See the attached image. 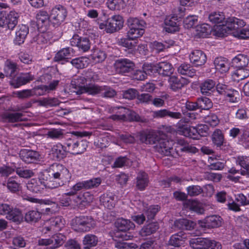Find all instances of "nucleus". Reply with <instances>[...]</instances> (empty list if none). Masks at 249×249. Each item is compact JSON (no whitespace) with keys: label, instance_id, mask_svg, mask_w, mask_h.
<instances>
[{"label":"nucleus","instance_id":"2","mask_svg":"<svg viewBox=\"0 0 249 249\" xmlns=\"http://www.w3.org/2000/svg\"><path fill=\"white\" fill-rule=\"evenodd\" d=\"M124 19L122 16L115 15L107 19L106 23L99 24L101 29H105L107 33H114L122 29L124 26Z\"/></svg>","mask_w":249,"mask_h":249},{"label":"nucleus","instance_id":"34","mask_svg":"<svg viewBox=\"0 0 249 249\" xmlns=\"http://www.w3.org/2000/svg\"><path fill=\"white\" fill-rule=\"evenodd\" d=\"M102 89V86L95 84H89L82 88L80 93H86L89 95H95L100 94Z\"/></svg>","mask_w":249,"mask_h":249},{"label":"nucleus","instance_id":"17","mask_svg":"<svg viewBox=\"0 0 249 249\" xmlns=\"http://www.w3.org/2000/svg\"><path fill=\"white\" fill-rule=\"evenodd\" d=\"M153 117L154 118H163L166 117L173 119L182 118V114L179 112H174L168 109H162L153 112Z\"/></svg>","mask_w":249,"mask_h":249},{"label":"nucleus","instance_id":"50","mask_svg":"<svg viewBox=\"0 0 249 249\" xmlns=\"http://www.w3.org/2000/svg\"><path fill=\"white\" fill-rule=\"evenodd\" d=\"M71 82V85L74 86L75 88H77L79 89L78 91L79 93H81V89L84 86H86L85 84L87 83L85 77L83 73L80 75L74 77Z\"/></svg>","mask_w":249,"mask_h":249},{"label":"nucleus","instance_id":"39","mask_svg":"<svg viewBox=\"0 0 249 249\" xmlns=\"http://www.w3.org/2000/svg\"><path fill=\"white\" fill-rule=\"evenodd\" d=\"M177 20L178 19L177 17H172L166 18L164 21L166 25V31L170 33L178 31Z\"/></svg>","mask_w":249,"mask_h":249},{"label":"nucleus","instance_id":"4","mask_svg":"<svg viewBox=\"0 0 249 249\" xmlns=\"http://www.w3.org/2000/svg\"><path fill=\"white\" fill-rule=\"evenodd\" d=\"M45 173H48L49 177L58 178L60 180L69 181L70 179L71 176L68 169L57 163L51 165Z\"/></svg>","mask_w":249,"mask_h":249},{"label":"nucleus","instance_id":"12","mask_svg":"<svg viewBox=\"0 0 249 249\" xmlns=\"http://www.w3.org/2000/svg\"><path fill=\"white\" fill-rule=\"evenodd\" d=\"M173 142L166 139L161 138L158 140V142L154 146L156 150L162 155L170 156L171 155Z\"/></svg>","mask_w":249,"mask_h":249},{"label":"nucleus","instance_id":"45","mask_svg":"<svg viewBox=\"0 0 249 249\" xmlns=\"http://www.w3.org/2000/svg\"><path fill=\"white\" fill-rule=\"evenodd\" d=\"M177 146L179 149H177V152L180 150L181 152H193L196 148L195 147L190 145L187 142L183 139H179L177 140Z\"/></svg>","mask_w":249,"mask_h":249},{"label":"nucleus","instance_id":"27","mask_svg":"<svg viewBox=\"0 0 249 249\" xmlns=\"http://www.w3.org/2000/svg\"><path fill=\"white\" fill-rule=\"evenodd\" d=\"M50 155L55 160H60L66 156V152L63 146L60 143L54 145L50 151Z\"/></svg>","mask_w":249,"mask_h":249},{"label":"nucleus","instance_id":"52","mask_svg":"<svg viewBox=\"0 0 249 249\" xmlns=\"http://www.w3.org/2000/svg\"><path fill=\"white\" fill-rule=\"evenodd\" d=\"M91 57L94 62L101 63L106 59L107 54L104 51L96 49L91 54Z\"/></svg>","mask_w":249,"mask_h":249},{"label":"nucleus","instance_id":"64","mask_svg":"<svg viewBox=\"0 0 249 249\" xmlns=\"http://www.w3.org/2000/svg\"><path fill=\"white\" fill-rule=\"evenodd\" d=\"M226 101L230 103H237L239 100V93L237 90L231 89L225 96Z\"/></svg>","mask_w":249,"mask_h":249},{"label":"nucleus","instance_id":"3","mask_svg":"<svg viewBox=\"0 0 249 249\" xmlns=\"http://www.w3.org/2000/svg\"><path fill=\"white\" fill-rule=\"evenodd\" d=\"M18 13L14 11H10L8 14H5L3 11L1 12L0 28L5 30H13L18 23Z\"/></svg>","mask_w":249,"mask_h":249},{"label":"nucleus","instance_id":"57","mask_svg":"<svg viewBox=\"0 0 249 249\" xmlns=\"http://www.w3.org/2000/svg\"><path fill=\"white\" fill-rule=\"evenodd\" d=\"M209 19L213 23H220L224 22L225 18L222 12H213L209 15Z\"/></svg>","mask_w":249,"mask_h":249},{"label":"nucleus","instance_id":"16","mask_svg":"<svg viewBox=\"0 0 249 249\" xmlns=\"http://www.w3.org/2000/svg\"><path fill=\"white\" fill-rule=\"evenodd\" d=\"M36 23L38 27L40 29H47L51 21L50 15L46 11L40 10L36 15Z\"/></svg>","mask_w":249,"mask_h":249},{"label":"nucleus","instance_id":"1","mask_svg":"<svg viewBox=\"0 0 249 249\" xmlns=\"http://www.w3.org/2000/svg\"><path fill=\"white\" fill-rule=\"evenodd\" d=\"M126 24L128 28L126 33V36L128 38L135 40L144 34L146 23L143 20L137 18L129 17L126 20Z\"/></svg>","mask_w":249,"mask_h":249},{"label":"nucleus","instance_id":"41","mask_svg":"<svg viewBox=\"0 0 249 249\" xmlns=\"http://www.w3.org/2000/svg\"><path fill=\"white\" fill-rule=\"evenodd\" d=\"M41 215L42 213L37 210H30L25 213L24 219L28 223H36L40 219Z\"/></svg>","mask_w":249,"mask_h":249},{"label":"nucleus","instance_id":"11","mask_svg":"<svg viewBox=\"0 0 249 249\" xmlns=\"http://www.w3.org/2000/svg\"><path fill=\"white\" fill-rule=\"evenodd\" d=\"M245 25V23L243 20L232 17L227 18L225 21V24H223L220 28L222 31H225V32H227V29L228 31H233L235 32L238 31V29H241Z\"/></svg>","mask_w":249,"mask_h":249},{"label":"nucleus","instance_id":"6","mask_svg":"<svg viewBox=\"0 0 249 249\" xmlns=\"http://www.w3.org/2000/svg\"><path fill=\"white\" fill-rule=\"evenodd\" d=\"M88 147L86 141H80L74 137L68 139L66 142V148L72 154H80L85 152Z\"/></svg>","mask_w":249,"mask_h":249},{"label":"nucleus","instance_id":"58","mask_svg":"<svg viewBox=\"0 0 249 249\" xmlns=\"http://www.w3.org/2000/svg\"><path fill=\"white\" fill-rule=\"evenodd\" d=\"M107 7L112 10H120L124 6L123 0H107Z\"/></svg>","mask_w":249,"mask_h":249},{"label":"nucleus","instance_id":"7","mask_svg":"<svg viewBox=\"0 0 249 249\" xmlns=\"http://www.w3.org/2000/svg\"><path fill=\"white\" fill-rule=\"evenodd\" d=\"M67 14L66 9L61 5H58L53 8L50 13V18L53 26H58L63 22L67 16Z\"/></svg>","mask_w":249,"mask_h":249},{"label":"nucleus","instance_id":"38","mask_svg":"<svg viewBox=\"0 0 249 249\" xmlns=\"http://www.w3.org/2000/svg\"><path fill=\"white\" fill-rule=\"evenodd\" d=\"M49 178H42L43 180H46V182H45V187L49 189H55L60 186H63L65 183L67 181L64 180L59 179L58 178H54L52 177H49Z\"/></svg>","mask_w":249,"mask_h":249},{"label":"nucleus","instance_id":"46","mask_svg":"<svg viewBox=\"0 0 249 249\" xmlns=\"http://www.w3.org/2000/svg\"><path fill=\"white\" fill-rule=\"evenodd\" d=\"M36 102L39 106L44 107H54L59 105L60 102L56 98H44L41 100H37Z\"/></svg>","mask_w":249,"mask_h":249},{"label":"nucleus","instance_id":"18","mask_svg":"<svg viewBox=\"0 0 249 249\" xmlns=\"http://www.w3.org/2000/svg\"><path fill=\"white\" fill-rule=\"evenodd\" d=\"M191 62L196 66L204 65L207 60L206 54L201 50H195L192 52L190 55Z\"/></svg>","mask_w":249,"mask_h":249},{"label":"nucleus","instance_id":"14","mask_svg":"<svg viewBox=\"0 0 249 249\" xmlns=\"http://www.w3.org/2000/svg\"><path fill=\"white\" fill-rule=\"evenodd\" d=\"M161 139L159 136V133L153 130L143 131L140 134V141L146 144H155L158 142V140Z\"/></svg>","mask_w":249,"mask_h":249},{"label":"nucleus","instance_id":"59","mask_svg":"<svg viewBox=\"0 0 249 249\" xmlns=\"http://www.w3.org/2000/svg\"><path fill=\"white\" fill-rule=\"evenodd\" d=\"M212 141L218 147L223 144L224 136L220 130L216 129L214 131L212 135Z\"/></svg>","mask_w":249,"mask_h":249},{"label":"nucleus","instance_id":"30","mask_svg":"<svg viewBox=\"0 0 249 249\" xmlns=\"http://www.w3.org/2000/svg\"><path fill=\"white\" fill-rule=\"evenodd\" d=\"M74 54V50L70 47L63 48L59 51L55 55L53 61L59 62L62 61L69 56H72Z\"/></svg>","mask_w":249,"mask_h":249},{"label":"nucleus","instance_id":"25","mask_svg":"<svg viewBox=\"0 0 249 249\" xmlns=\"http://www.w3.org/2000/svg\"><path fill=\"white\" fill-rule=\"evenodd\" d=\"M115 225L119 231L124 232L133 229L135 227V225L132 221L123 218L117 219Z\"/></svg>","mask_w":249,"mask_h":249},{"label":"nucleus","instance_id":"19","mask_svg":"<svg viewBox=\"0 0 249 249\" xmlns=\"http://www.w3.org/2000/svg\"><path fill=\"white\" fill-rule=\"evenodd\" d=\"M169 87L174 91L181 89L189 83V81L184 77L178 78L176 76H170L168 79Z\"/></svg>","mask_w":249,"mask_h":249},{"label":"nucleus","instance_id":"22","mask_svg":"<svg viewBox=\"0 0 249 249\" xmlns=\"http://www.w3.org/2000/svg\"><path fill=\"white\" fill-rule=\"evenodd\" d=\"M42 178H32L27 184V189L35 193L41 192L45 187V182L42 181Z\"/></svg>","mask_w":249,"mask_h":249},{"label":"nucleus","instance_id":"32","mask_svg":"<svg viewBox=\"0 0 249 249\" xmlns=\"http://www.w3.org/2000/svg\"><path fill=\"white\" fill-rule=\"evenodd\" d=\"M186 239V234L183 232H179L171 236L169 243L172 246L179 247L184 244Z\"/></svg>","mask_w":249,"mask_h":249},{"label":"nucleus","instance_id":"53","mask_svg":"<svg viewBox=\"0 0 249 249\" xmlns=\"http://www.w3.org/2000/svg\"><path fill=\"white\" fill-rule=\"evenodd\" d=\"M198 23V17L196 15H190L184 18L183 25L185 28H193Z\"/></svg>","mask_w":249,"mask_h":249},{"label":"nucleus","instance_id":"5","mask_svg":"<svg viewBox=\"0 0 249 249\" xmlns=\"http://www.w3.org/2000/svg\"><path fill=\"white\" fill-rule=\"evenodd\" d=\"M190 246L194 249H221L220 243L208 238H197L189 241Z\"/></svg>","mask_w":249,"mask_h":249},{"label":"nucleus","instance_id":"23","mask_svg":"<svg viewBox=\"0 0 249 249\" xmlns=\"http://www.w3.org/2000/svg\"><path fill=\"white\" fill-rule=\"evenodd\" d=\"M214 65L217 71L221 73L228 72L230 69L228 60L223 57H218L214 60Z\"/></svg>","mask_w":249,"mask_h":249},{"label":"nucleus","instance_id":"40","mask_svg":"<svg viewBox=\"0 0 249 249\" xmlns=\"http://www.w3.org/2000/svg\"><path fill=\"white\" fill-rule=\"evenodd\" d=\"M23 114L20 112H5L2 115V118L8 123H16L23 121Z\"/></svg>","mask_w":249,"mask_h":249},{"label":"nucleus","instance_id":"55","mask_svg":"<svg viewBox=\"0 0 249 249\" xmlns=\"http://www.w3.org/2000/svg\"><path fill=\"white\" fill-rule=\"evenodd\" d=\"M83 182L85 189L88 190L98 187L101 184L102 179L100 178H96L83 181Z\"/></svg>","mask_w":249,"mask_h":249},{"label":"nucleus","instance_id":"62","mask_svg":"<svg viewBox=\"0 0 249 249\" xmlns=\"http://www.w3.org/2000/svg\"><path fill=\"white\" fill-rule=\"evenodd\" d=\"M243 132L240 138L239 141L246 148L249 147V126L242 130Z\"/></svg>","mask_w":249,"mask_h":249},{"label":"nucleus","instance_id":"60","mask_svg":"<svg viewBox=\"0 0 249 249\" xmlns=\"http://www.w3.org/2000/svg\"><path fill=\"white\" fill-rule=\"evenodd\" d=\"M83 242L84 246L94 247L97 245L98 238L95 235L89 234L84 237Z\"/></svg>","mask_w":249,"mask_h":249},{"label":"nucleus","instance_id":"63","mask_svg":"<svg viewBox=\"0 0 249 249\" xmlns=\"http://www.w3.org/2000/svg\"><path fill=\"white\" fill-rule=\"evenodd\" d=\"M16 94L19 99H26L32 97L35 95V94H40V93L33 91L32 89L18 91L16 93Z\"/></svg>","mask_w":249,"mask_h":249},{"label":"nucleus","instance_id":"54","mask_svg":"<svg viewBox=\"0 0 249 249\" xmlns=\"http://www.w3.org/2000/svg\"><path fill=\"white\" fill-rule=\"evenodd\" d=\"M160 208V207L158 205H151L144 209V213L148 219H152L154 218Z\"/></svg>","mask_w":249,"mask_h":249},{"label":"nucleus","instance_id":"51","mask_svg":"<svg viewBox=\"0 0 249 249\" xmlns=\"http://www.w3.org/2000/svg\"><path fill=\"white\" fill-rule=\"evenodd\" d=\"M51 227H46L47 231H50L53 227L55 230H58L63 226V219L61 216L52 217L50 219Z\"/></svg>","mask_w":249,"mask_h":249},{"label":"nucleus","instance_id":"44","mask_svg":"<svg viewBox=\"0 0 249 249\" xmlns=\"http://www.w3.org/2000/svg\"><path fill=\"white\" fill-rule=\"evenodd\" d=\"M70 63L77 69H84L89 64V60L86 57H80L72 59Z\"/></svg>","mask_w":249,"mask_h":249},{"label":"nucleus","instance_id":"61","mask_svg":"<svg viewBox=\"0 0 249 249\" xmlns=\"http://www.w3.org/2000/svg\"><path fill=\"white\" fill-rule=\"evenodd\" d=\"M197 35L200 37H204L209 35L211 31L210 26L207 24H202L196 26Z\"/></svg>","mask_w":249,"mask_h":249},{"label":"nucleus","instance_id":"42","mask_svg":"<svg viewBox=\"0 0 249 249\" xmlns=\"http://www.w3.org/2000/svg\"><path fill=\"white\" fill-rule=\"evenodd\" d=\"M215 86V82L212 79H207L203 81L200 86V91L203 95H207L210 91L214 88Z\"/></svg>","mask_w":249,"mask_h":249},{"label":"nucleus","instance_id":"13","mask_svg":"<svg viewBox=\"0 0 249 249\" xmlns=\"http://www.w3.org/2000/svg\"><path fill=\"white\" fill-rule=\"evenodd\" d=\"M70 43L71 45L77 47L83 52H87L90 48V42L88 38L82 37L76 34L73 36Z\"/></svg>","mask_w":249,"mask_h":249},{"label":"nucleus","instance_id":"8","mask_svg":"<svg viewBox=\"0 0 249 249\" xmlns=\"http://www.w3.org/2000/svg\"><path fill=\"white\" fill-rule=\"evenodd\" d=\"M114 66L117 72L120 74H125L133 70L135 64L128 59L122 58L117 60Z\"/></svg>","mask_w":249,"mask_h":249},{"label":"nucleus","instance_id":"33","mask_svg":"<svg viewBox=\"0 0 249 249\" xmlns=\"http://www.w3.org/2000/svg\"><path fill=\"white\" fill-rule=\"evenodd\" d=\"M66 239L65 235L61 233H57L50 238V248L56 249L62 246Z\"/></svg>","mask_w":249,"mask_h":249},{"label":"nucleus","instance_id":"35","mask_svg":"<svg viewBox=\"0 0 249 249\" xmlns=\"http://www.w3.org/2000/svg\"><path fill=\"white\" fill-rule=\"evenodd\" d=\"M249 62L247 55L240 54L235 56L232 61L233 66L236 68H246Z\"/></svg>","mask_w":249,"mask_h":249},{"label":"nucleus","instance_id":"36","mask_svg":"<svg viewBox=\"0 0 249 249\" xmlns=\"http://www.w3.org/2000/svg\"><path fill=\"white\" fill-rule=\"evenodd\" d=\"M159 228L157 222H152L144 226L140 231V233L142 236H146L155 233Z\"/></svg>","mask_w":249,"mask_h":249},{"label":"nucleus","instance_id":"21","mask_svg":"<svg viewBox=\"0 0 249 249\" xmlns=\"http://www.w3.org/2000/svg\"><path fill=\"white\" fill-rule=\"evenodd\" d=\"M100 201L101 204L105 208L111 210L115 207L117 201L114 194L112 193H107L100 197Z\"/></svg>","mask_w":249,"mask_h":249},{"label":"nucleus","instance_id":"26","mask_svg":"<svg viewBox=\"0 0 249 249\" xmlns=\"http://www.w3.org/2000/svg\"><path fill=\"white\" fill-rule=\"evenodd\" d=\"M174 226L178 230H191L193 229L196 224L193 221L187 219L180 218L174 222Z\"/></svg>","mask_w":249,"mask_h":249},{"label":"nucleus","instance_id":"31","mask_svg":"<svg viewBox=\"0 0 249 249\" xmlns=\"http://www.w3.org/2000/svg\"><path fill=\"white\" fill-rule=\"evenodd\" d=\"M9 211L6 216V218L8 220L18 223H19L22 221L23 215L21 210L19 209L11 207Z\"/></svg>","mask_w":249,"mask_h":249},{"label":"nucleus","instance_id":"28","mask_svg":"<svg viewBox=\"0 0 249 249\" xmlns=\"http://www.w3.org/2000/svg\"><path fill=\"white\" fill-rule=\"evenodd\" d=\"M149 178L148 175L144 172H140L136 178V186L138 190L143 191L148 186Z\"/></svg>","mask_w":249,"mask_h":249},{"label":"nucleus","instance_id":"24","mask_svg":"<svg viewBox=\"0 0 249 249\" xmlns=\"http://www.w3.org/2000/svg\"><path fill=\"white\" fill-rule=\"evenodd\" d=\"M157 72L160 74L165 76H171L174 72V68L168 62H160L157 64Z\"/></svg>","mask_w":249,"mask_h":249},{"label":"nucleus","instance_id":"29","mask_svg":"<svg viewBox=\"0 0 249 249\" xmlns=\"http://www.w3.org/2000/svg\"><path fill=\"white\" fill-rule=\"evenodd\" d=\"M178 73L190 77H193L196 75V70L190 64L183 63L181 64L177 69Z\"/></svg>","mask_w":249,"mask_h":249},{"label":"nucleus","instance_id":"48","mask_svg":"<svg viewBox=\"0 0 249 249\" xmlns=\"http://www.w3.org/2000/svg\"><path fill=\"white\" fill-rule=\"evenodd\" d=\"M232 76L234 80H242L249 76V70L245 68H237Z\"/></svg>","mask_w":249,"mask_h":249},{"label":"nucleus","instance_id":"43","mask_svg":"<svg viewBox=\"0 0 249 249\" xmlns=\"http://www.w3.org/2000/svg\"><path fill=\"white\" fill-rule=\"evenodd\" d=\"M17 69V65L15 62L10 60H7L6 61L4 67V72L6 76H14L16 75Z\"/></svg>","mask_w":249,"mask_h":249},{"label":"nucleus","instance_id":"15","mask_svg":"<svg viewBox=\"0 0 249 249\" xmlns=\"http://www.w3.org/2000/svg\"><path fill=\"white\" fill-rule=\"evenodd\" d=\"M39 154L32 150L22 149L20 151L19 157L25 163H30L37 161L39 158Z\"/></svg>","mask_w":249,"mask_h":249},{"label":"nucleus","instance_id":"49","mask_svg":"<svg viewBox=\"0 0 249 249\" xmlns=\"http://www.w3.org/2000/svg\"><path fill=\"white\" fill-rule=\"evenodd\" d=\"M197 108L200 110H208L213 107L210 99L207 97H201L197 99Z\"/></svg>","mask_w":249,"mask_h":249},{"label":"nucleus","instance_id":"20","mask_svg":"<svg viewBox=\"0 0 249 249\" xmlns=\"http://www.w3.org/2000/svg\"><path fill=\"white\" fill-rule=\"evenodd\" d=\"M29 33L28 27L25 25H19L16 32L14 43L17 45L23 43Z\"/></svg>","mask_w":249,"mask_h":249},{"label":"nucleus","instance_id":"37","mask_svg":"<svg viewBox=\"0 0 249 249\" xmlns=\"http://www.w3.org/2000/svg\"><path fill=\"white\" fill-rule=\"evenodd\" d=\"M184 207L190 210L198 213L202 214L204 213V209L200 203L195 200H188L184 203Z\"/></svg>","mask_w":249,"mask_h":249},{"label":"nucleus","instance_id":"10","mask_svg":"<svg viewBox=\"0 0 249 249\" xmlns=\"http://www.w3.org/2000/svg\"><path fill=\"white\" fill-rule=\"evenodd\" d=\"M222 218L217 215H212L205 217L202 220H199L198 224L201 228L212 229L221 226Z\"/></svg>","mask_w":249,"mask_h":249},{"label":"nucleus","instance_id":"9","mask_svg":"<svg viewBox=\"0 0 249 249\" xmlns=\"http://www.w3.org/2000/svg\"><path fill=\"white\" fill-rule=\"evenodd\" d=\"M75 222L79 229L83 231H88L95 226V222L90 216L81 215L75 218Z\"/></svg>","mask_w":249,"mask_h":249},{"label":"nucleus","instance_id":"56","mask_svg":"<svg viewBox=\"0 0 249 249\" xmlns=\"http://www.w3.org/2000/svg\"><path fill=\"white\" fill-rule=\"evenodd\" d=\"M237 163L244 169V170L241 171V174L244 176L246 175L249 177V162L248 159L247 158L239 157L237 160Z\"/></svg>","mask_w":249,"mask_h":249},{"label":"nucleus","instance_id":"47","mask_svg":"<svg viewBox=\"0 0 249 249\" xmlns=\"http://www.w3.org/2000/svg\"><path fill=\"white\" fill-rule=\"evenodd\" d=\"M34 79V76L29 73L22 74L18 77L16 80L15 88H18L20 86L25 85Z\"/></svg>","mask_w":249,"mask_h":249}]
</instances>
